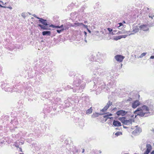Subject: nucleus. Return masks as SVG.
Here are the masks:
<instances>
[{
    "label": "nucleus",
    "mask_w": 154,
    "mask_h": 154,
    "mask_svg": "<svg viewBox=\"0 0 154 154\" xmlns=\"http://www.w3.org/2000/svg\"><path fill=\"white\" fill-rule=\"evenodd\" d=\"M74 81L73 83V87L72 88H75L77 90L80 89H83L85 87V84L82 83L80 85L82 82V80L83 79V75L81 76L80 75H78V76H75L74 77Z\"/></svg>",
    "instance_id": "1"
},
{
    "label": "nucleus",
    "mask_w": 154,
    "mask_h": 154,
    "mask_svg": "<svg viewBox=\"0 0 154 154\" xmlns=\"http://www.w3.org/2000/svg\"><path fill=\"white\" fill-rule=\"evenodd\" d=\"M39 22L42 23L43 25L38 24V26H39L41 29L44 30H50V29L49 28L50 27L49 24L47 22L46 20L42 18H40L38 20Z\"/></svg>",
    "instance_id": "2"
},
{
    "label": "nucleus",
    "mask_w": 154,
    "mask_h": 154,
    "mask_svg": "<svg viewBox=\"0 0 154 154\" xmlns=\"http://www.w3.org/2000/svg\"><path fill=\"white\" fill-rule=\"evenodd\" d=\"M147 17L146 21L147 25L149 27H151L154 26V15L149 14Z\"/></svg>",
    "instance_id": "3"
},
{
    "label": "nucleus",
    "mask_w": 154,
    "mask_h": 154,
    "mask_svg": "<svg viewBox=\"0 0 154 154\" xmlns=\"http://www.w3.org/2000/svg\"><path fill=\"white\" fill-rule=\"evenodd\" d=\"M103 79H102L100 77H98L97 78L94 79L92 82L94 84V87L97 84V85H100L103 82Z\"/></svg>",
    "instance_id": "4"
},
{
    "label": "nucleus",
    "mask_w": 154,
    "mask_h": 154,
    "mask_svg": "<svg viewBox=\"0 0 154 154\" xmlns=\"http://www.w3.org/2000/svg\"><path fill=\"white\" fill-rule=\"evenodd\" d=\"M143 110L146 111V112H149V109L146 106L143 105L141 107L137 108V109L134 112V113L136 114H137V112H138L139 111H143Z\"/></svg>",
    "instance_id": "5"
},
{
    "label": "nucleus",
    "mask_w": 154,
    "mask_h": 154,
    "mask_svg": "<svg viewBox=\"0 0 154 154\" xmlns=\"http://www.w3.org/2000/svg\"><path fill=\"white\" fill-rule=\"evenodd\" d=\"M128 112V111H126L125 110H120L117 111L116 112V114L119 116H124Z\"/></svg>",
    "instance_id": "6"
},
{
    "label": "nucleus",
    "mask_w": 154,
    "mask_h": 154,
    "mask_svg": "<svg viewBox=\"0 0 154 154\" xmlns=\"http://www.w3.org/2000/svg\"><path fill=\"white\" fill-rule=\"evenodd\" d=\"M124 58V57L121 55H117L115 56V58L116 60L117 61L119 62H122Z\"/></svg>",
    "instance_id": "7"
},
{
    "label": "nucleus",
    "mask_w": 154,
    "mask_h": 154,
    "mask_svg": "<svg viewBox=\"0 0 154 154\" xmlns=\"http://www.w3.org/2000/svg\"><path fill=\"white\" fill-rule=\"evenodd\" d=\"M137 113V115L139 116L142 117L143 116H145V117H147L148 116H146L145 115L146 114L150 113V112H143V111H139Z\"/></svg>",
    "instance_id": "8"
},
{
    "label": "nucleus",
    "mask_w": 154,
    "mask_h": 154,
    "mask_svg": "<svg viewBox=\"0 0 154 154\" xmlns=\"http://www.w3.org/2000/svg\"><path fill=\"white\" fill-rule=\"evenodd\" d=\"M105 72L102 69H99L97 70V74L99 76H103L105 74Z\"/></svg>",
    "instance_id": "9"
},
{
    "label": "nucleus",
    "mask_w": 154,
    "mask_h": 154,
    "mask_svg": "<svg viewBox=\"0 0 154 154\" xmlns=\"http://www.w3.org/2000/svg\"><path fill=\"white\" fill-rule=\"evenodd\" d=\"M140 104V102L138 100H136L134 101L132 103V107L133 108H136L137 106Z\"/></svg>",
    "instance_id": "10"
},
{
    "label": "nucleus",
    "mask_w": 154,
    "mask_h": 154,
    "mask_svg": "<svg viewBox=\"0 0 154 154\" xmlns=\"http://www.w3.org/2000/svg\"><path fill=\"white\" fill-rule=\"evenodd\" d=\"M50 27H52L53 28H56L62 29V28H66V26H64L62 24L60 26H55L53 24H51L49 26Z\"/></svg>",
    "instance_id": "11"
},
{
    "label": "nucleus",
    "mask_w": 154,
    "mask_h": 154,
    "mask_svg": "<svg viewBox=\"0 0 154 154\" xmlns=\"http://www.w3.org/2000/svg\"><path fill=\"white\" fill-rule=\"evenodd\" d=\"M113 125L115 127L120 126L122 125L121 123L119 121L114 120L113 122Z\"/></svg>",
    "instance_id": "12"
},
{
    "label": "nucleus",
    "mask_w": 154,
    "mask_h": 154,
    "mask_svg": "<svg viewBox=\"0 0 154 154\" xmlns=\"http://www.w3.org/2000/svg\"><path fill=\"white\" fill-rule=\"evenodd\" d=\"M140 29L144 31H147L149 30V28L145 25H141L139 26Z\"/></svg>",
    "instance_id": "13"
},
{
    "label": "nucleus",
    "mask_w": 154,
    "mask_h": 154,
    "mask_svg": "<svg viewBox=\"0 0 154 154\" xmlns=\"http://www.w3.org/2000/svg\"><path fill=\"white\" fill-rule=\"evenodd\" d=\"M51 32L50 31H45L42 32V35L43 36H50Z\"/></svg>",
    "instance_id": "14"
},
{
    "label": "nucleus",
    "mask_w": 154,
    "mask_h": 154,
    "mask_svg": "<svg viewBox=\"0 0 154 154\" xmlns=\"http://www.w3.org/2000/svg\"><path fill=\"white\" fill-rule=\"evenodd\" d=\"M139 31V29L137 26H136L133 28V30L132 32H134V33H132L130 34L129 35L134 34V33H136Z\"/></svg>",
    "instance_id": "15"
},
{
    "label": "nucleus",
    "mask_w": 154,
    "mask_h": 154,
    "mask_svg": "<svg viewBox=\"0 0 154 154\" xmlns=\"http://www.w3.org/2000/svg\"><path fill=\"white\" fill-rule=\"evenodd\" d=\"M104 113L96 112L95 113H93V114L92 115V117L93 118H96V117H98L99 115H104Z\"/></svg>",
    "instance_id": "16"
},
{
    "label": "nucleus",
    "mask_w": 154,
    "mask_h": 154,
    "mask_svg": "<svg viewBox=\"0 0 154 154\" xmlns=\"http://www.w3.org/2000/svg\"><path fill=\"white\" fill-rule=\"evenodd\" d=\"M132 124V119H129V120L125 119L124 124L125 125H127L128 124Z\"/></svg>",
    "instance_id": "17"
},
{
    "label": "nucleus",
    "mask_w": 154,
    "mask_h": 154,
    "mask_svg": "<svg viewBox=\"0 0 154 154\" xmlns=\"http://www.w3.org/2000/svg\"><path fill=\"white\" fill-rule=\"evenodd\" d=\"M82 23H73V25H72L71 26L72 27L81 26H82Z\"/></svg>",
    "instance_id": "18"
},
{
    "label": "nucleus",
    "mask_w": 154,
    "mask_h": 154,
    "mask_svg": "<svg viewBox=\"0 0 154 154\" xmlns=\"http://www.w3.org/2000/svg\"><path fill=\"white\" fill-rule=\"evenodd\" d=\"M126 117H119L118 119L123 124L124 123L125 119H126Z\"/></svg>",
    "instance_id": "19"
},
{
    "label": "nucleus",
    "mask_w": 154,
    "mask_h": 154,
    "mask_svg": "<svg viewBox=\"0 0 154 154\" xmlns=\"http://www.w3.org/2000/svg\"><path fill=\"white\" fill-rule=\"evenodd\" d=\"M112 102H111L110 101H109L106 105L105 106V107L107 109L109 107V106L112 105Z\"/></svg>",
    "instance_id": "20"
},
{
    "label": "nucleus",
    "mask_w": 154,
    "mask_h": 154,
    "mask_svg": "<svg viewBox=\"0 0 154 154\" xmlns=\"http://www.w3.org/2000/svg\"><path fill=\"white\" fill-rule=\"evenodd\" d=\"M107 30L109 31L110 34L111 35H113L114 34H115V33H113V32H112V29L109 28H107Z\"/></svg>",
    "instance_id": "21"
},
{
    "label": "nucleus",
    "mask_w": 154,
    "mask_h": 154,
    "mask_svg": "<svg viewBox=\"0 0 154 154\" xmlns=\"http://www.w3.org/2000/svg\"><path fill=\"white\" fill-rule=\"evenodd\" d=\"M92 112V109L91 107L90 108L86 110V113L87 114H89L91 113Z\"/></svg>",
    "instance_id": "22"
},
{
    "label": "nucleus",
    "mask_w": 154,
    "mask_h": 154,
    "mask_svg": "<svg viewBox=\"0 0 154 154\" xmlns=\"http://www.w3.org/2000/svg\"><path fill=\"white\" fill-rule=\"evenodd\" d=\"M90 59L91 61H94L95 60V56L93 54H91L90 57Z\"/></svg>",
    "instance_id": "23"
},
{
    "label": "nucleus",
    "mask_w": 154,
    "mask_h": 154,
    "mask_svg": "<svg viewBox=\"0 0 154 154\" xmlns=\"http://www.w3.org/2000/svg\"><path fill=\"white\" fill-rule=\"evenodd\" d=\"M146 149L151 151L152 148L151 146L149 144H147L146 145Z\"/></svg>",
    "instance_id": "24"
},
{
    "label": "nucleus",
    "mask_w": 154,
    "mask_h": 154,
    "mask_svg": "<svg viewBox=\"0 0 154 154\" xmlns=\"http://www.w3.org/2000/svg\"><path fill=\"white\" fill-rule=\"evenodd\" d=\"M107 109L104 107L103 108L100 110V113H104L105 114V112L107 110Z\"/></svg>",
    "instance_id": "25"
},
{
    "label": "nucleus",
    "mask_w": 154,
    "mask_h": 154,
    "mask_svg": "<svg viewBox=\"0 0 154 154\" xmlns=\"http://www.w3.org/2000/svg\"><path fill=\"white\" fill-rule=\"evenodd\" d=\"M66 29V28H62V29H57V32L60 34V33L61 32H62V31H63L64 30H65Z\"/></svg>",
    "instance_id": "26"
},
{
    "label": "nucleus",
    "mask_w": 154,
    "mask_h": 154,
    "mask_svg": "<svg viewBox=\"0 0 154 154\" xmlns=\"http://www.w3.org/2000/svg\"><path fill=\"white\" fill-rule=\"evenodd\" d=\"M28 15V13L26 12H23L21 14V16L22 17H23L24 18H25V17L27 16Z\"/></svg>",
    "instance_id": "27"
},
{
    "label": "nucleus",
    "mask_w": 154,
    "mask_h": 154,
    "mask_svg": "<svg viewBox=\"0 0 154 154\" xmlns=\"http://www.w3.org/2000/svg\"><path fill=\"white\" fill-rule=\"evenodd\" d=\"M130 31H120L119 32L117 33H119V34H123V33H127L128 34L129 32H130Z\"/></svg>",
    "instance_id": "28"
},
{
    "label": "nucleus",
    "mask_w": 154,
    "mask_h": 154,
    "mask_svg": "<svg viewBox=\"0 0 154 154\" xmlns=\"http://www.w3.org/2000/svg\"><path fill=\"white\" fill-rule=\"evenodd\" d=\"M105 114V115L103 116V117L104 118H106L105 121H106L108 119H109V116H108V115H107V114L106 113V114Z\"/></svg>",
    "instance_id": "29"
},
{
    "label": "nucleus",
    "mask_w": 154,
    "mask_h": 154,
    "mask_svg": "<svg viewBox=\"0 0 154 154\" xmlns=\"http://www.w3.org/2000/svg\"><path fill=\"white\" fill-rule=\"evenodd\" d=\"M100 6V3L99 2H97V3L95 5V6L94 7V8H99Z\"/></svg>",
    "instance_id": "30"
},
{
    "label": "nucleus",
    "mask_w": 154,
    "mask_h": 154,
    "mask_svg": "<svg viewBox=\"0 0 154 154\" xmlns=\"http://www.w3.org/2000/svg\"><path fill=\"white\" fill-rule=\"evenodd\" d=\"M146 54V53L144 52L142 53L140 55L139 57V58H141L143 57Z\"/></svg>",
    "instance_id": "31"
},
{
    "label": "nucleus",
    "mask_w": 154,
    "mask_h": 154,
    "mask_svg": "<svg viewBox=\"0 0 154 154\" xmlns=\"http://www.w3.org/2000/svg\"><path fill=\"white\" fill-rule=\"evenodd\" d=\"M122 134V133L121 132L118 131L117 132H116L115 134V135L116 136H118L119 135H120Z\"/></svg>",
    "instance_id": "32"
},
{
    "label": "nucleus",
    "mask_w": 154,
    "mask_h": 154,
    "mask_svg": "<svg viewBox=\"0 0 154 154\" xmlns=\"http://www.w3.org/2000/svg\"><path fill=\"white\" fill-rule=\"evenodd\" d=\"M121 39V37H120V35H119L117 36H116V37L115 38H114V40L117 41L119 39Z\"/></svg>",
    "instance_id": "33"
},
{
    "label": "nucleus",
    "mask_w": 154,
    "mask_h": 154,
    "mask_svg": "<svg viewBox=\"0 0 154 154\" xmlns=\"http://www.w3.org/2000/svg\"><path fill=\"white\" fill-rule=\"evenodd\" d=\"M120 37H121V38H126L127 36L128 35H120Z\"/></svg>",
    "instance_id": "34"
},
{
    "label": "nucleus",
    "mask_w": 154,
    "mask_h": 154,
    "mask_svg": "<svg viewBox=\"0 0 154 154\" xmlns=\"http://www.w3.org/2000/svg\"><path fill=\"white\" fill-rule=\"evenodd\" d=\"M151 150L146 149V150L144 152L146 154H148L150 152Z\"/></svg>",
    "instance_id": "35"
},
{
    "label": "nucleus",
    "mask_w": 154,
    "mask_h": 154,
    "mask_svg": "<svg viewBox=\"0 0 154 154\" xmlns=\"http://www.w3.org/2000/svg\"><path fill=\"white\" fill-rule=\"evenodd\" d=\"M119 26H118V27H119V29H120V27L122 26H123V25L122 23H119Z\"/></svg>",
    "instance_id": "36"
},
{
    "label": "nucleus",
    "mask_w": 154,
    "mask_h": 154,
    "mask_svg": "<svg viewBox=\"0 0 154 154\" xmlns=\"http://www.w3.org/2000/svg\"><path fill=\"white\" fill-rule=\"evenodd\" d=\"M32 16H33V17L35 18H36L37 19H38L39 20V19H40V18L39 17H37L35 14H34L32 15Z\"/></svg>",
    "instance_id": "37"
},
{
    "label": "nucleus",
    "mask_w": 154,
    "mask_h": 154,
    "mask_svg": "<svg viewBox=\"0 0 154 154\" xmlns=\"http://www.w3.org/2000/svg\"><path fill=\"white\" fill-rule=\"evenodd\" d=\"M82 26H83L85 28L87 29H88L87 26L84 24L83 23H82Z\"/></svg>",
    "instance_id": "38"
},
{
    "label": "nucleus",
    "mask_w": 154,
    "mask_h": 154,
    "mask_svg": "<svg viewBox=\"0 0 154 154\" xmlns=\"http://www.w3.org/2000/svg\"><path fill=\"white\" fill-rule=\"evenodd\" d=\"M106 113L108 115L109 117L110 116H112V114L111 113H109V112H107V113Z\"/></svg>",
    "instance_id": "39"
},
{
    "label": "nucleus",
    "mask_w": 154,
    "mask_h": 154,
    "mask_svg": "<svg viewBox=\"0 0 154 154\" xmlns=\"http://www.w3.org/2000/svg\"><path fill=\"white\" fill-rule=\"evenodd\" d=\"M150 59H154V56H151L150 57Z\"/></svg>",
    "instance_id": "40"
},
{
    "label": "nucleus",
    "mask_w": 154,
    "mask_h": 154,
    "mask_svg": "<svg viewBox=\"0 0 154 154\" xmlns=\"http://www.w3.org/2000/svg\"><path fill=\"white\" fill-rule=\"evenodd\" d=\"M135 132L136 133H137L138 132H139L138 129L136 128L135 130Z\"/></svg>",
    "instance_id": "41"
},
{
    "label": "nucleus",
    "mask_w": 154,
    "mask_h": 154,
    "mask_svg": "<svg viewBox=\"0 0 154 154\" xmlns=\"http://www.w3.org/2000/svg\"><path fill=\"white\" fill-rule=\"evenodd\" d=\"M7 8H8L10 9H12V8L11 7H7Z\"/></svg>",
    "instance_id": "42"
},
{
    "label": "nucleus",
    "mask_w": 154,
    "mask_h": 154,
    "mask_svg": "<svg viewBox=\"0 0 154 154\" xmlns=\"http://www.w3.org/2000/svg\"><path fill=\"white\" fill-rule=\"evenodd\" d=\"M132 98H130L129 99H128L127 100L128 101H130L132 100Z\"/></svg>",
    "instance_id": "43"
},
{
    "label": "nucleus",
    "mask_w": 154,
    "mask_h": 154,
    "mask_svg": "<svg viewBox=\"0 0 154 154\" xmlns=\"http://www.w3.org/2000/svg\"><path fill=\"white\" fill-rule=\"evenodd\" d=\"M87 30H88V32L89 33H91V31L88 28L87 29Z\"/></svg>",
    "instance_id": "44"
},
{
    "label": "nucleus",
    "mask_w": 154,
    "mask_h": 154,
    "mask_svg": "<svg viewBox=\"0 0 154 154\" xmlns=\"http://www.w3.org/2000/svg\"><path fill=\"white\" fill-rule=\"evenodd\" d=\"M113 119V117H109V119H111V120H112V119Z\"/></svg>",
    "instance_id": "45"
},
{
    "label": "nucleus",
    "mask_w": 154,
    "mask_h": 154,
    "mask_svg": "<svg viewBox=\"0 0 154 154\" xmlns=\"http://www.w3.org/2000/svg\"><path fill=\"white\" fill-rule=\"evenodd\" d=\"M116 30H113V31L112 30V32H113V33H115V34H116Z\"/></svg>",
    "instance_id": "46"
},
{
    "label": "nucleus",
    "mask_w": 154,
    "mask_h": 154,
    "mask_svg": "<svg viewBox=\"0 0 154 154\" xmlns=\"http://www.w3.org/2000/svg\"><path fill=\"white\" fill-rule=\"evenodd\" d=\"M150 154H154V151L153 150L152 151V152H151Z\"/></svg>",
    "instance_id": "47"
},
{
    "label": "nucleus",
    "mask_w": 154,
    "mask_h": 154,
    "mask_svg": "<svg viewBox=\"0 0 154 154\" xmlns=\"http://www.w3.org/2000/svg\"><path fill=\"white\" fill-rule=\"evenodd\" d=\"M15 146L17 148H19V146L18 145H15Z\"/></svg>",
    "instance_id": "48"
},
{
    "label": "nucleus",
    "mask_w": 154,
    "mask_h": 154,
    "mask_svg": "<svg viewBox=\"0 0 154 154\" xmlns=\"http://www.w3.org/2000/svg\"><path fill=\"white\" fill-rule=\"evenodd\" d=\"M19 149L20 150V151L21 152H23L22 150V148H20V147L19 148Z\"/></svg>",
    "instance_id": "49"
},
{
    "label": "nucleus",
    "mask_w": 154,
    "mask_h": 154,
    "mask_svg": "<svg viewBox=\"0 0 154 154\" xmlns=\"http://www.w3.org/2000/svg\"><path fill=\"white\" fill-rule=\"evenodd\" d=\"M84 32L85 35V36H86L87 33L85 31H84Z\"/></svg>",
    "instance_id": "50"
},
{
    "label": "nucleus",
    "mask_w": 154,
    "mask_h": 154,
    "mask_svg": "<svg viewBox=\"0 0 154 154\" xmlns=\"http://www.w3.org/2000/svg\"><path fill=\"white\" fill-rule=\"evenodd\" d=\"M7 7H6V6H2V8H7Z\"/></svg>",
    "instance_id": "51"
},
{
    "label": "nucleus",
    "mask_w": 154,
    "mask_h": 154,
    "mask_svg": "<svg viewBox=\"0 0 154 154\" xmlns=\"http://www.w3.org/2000/svg\"><path fill=\"white\" fill-rule=\"evenodd\" d=\"M123 127L125 128H127V127H126V126H125L124 125H123Z\"/></svg>",
    "instance_id": "52"
},
{
    "label": "nucleus",
    "mask_w": 154,
    "mask_h": 154,
    "mask_svg": "<svg viewBox=\"0 0 154 154\" xmlns=\"http://www.w3.org/2000/svg\"><path fill=\"white\" fill-rule=\"evenodd\" d=\"M134 115L133 114L131 116V118H133L134 116Z\"/></svg>",
    "instance_id": "53"
},
{
    "label": "nucleus",
    "mask_w": 154,
    "mask_h": 154,
    "mask_svg": "<svg viewBox=\"0 0 154 154\" xmlns=\"http://www.w3.org/2000/svg\"><path fill=\"white\" fill-rule=\"evenodd\" d=\"M85 152V149H82V153H83V152Z\"/></svg>",
    "instance_id": "54"
},
{
    "label": "nucleus",
    "mask_w": 154,
    "mask_h": 154,
    "mask_svg": "<svg viewBox=\"0 0 154 154\" xmlns=\"http://www.w3.org/2000/svg\"><path fill=\"white\" fill-rule=\"evenodd\" d=\"M0 2H1L2 3V5H4V3L1 1H0Z\"/></svg>",
    "instance_id": "55"
},
{
    "label": "nucleus",
    "mask_w": 154,
    "mask_h": 154,
    "mask_svg": "<svg viewBox=\"0 0 154 154\" xmlns=\"http://www.w3.org/2000/svg\"><path fill=\"white\" fill-rule=\"evenodd\" d=\"M88 23L87 21H84V23Z\"/></svg>",
    "instance_id": "56"
},
{
    "label": "nucleus",
    "mask_w": 154,
    "mask_h": 154,
    "mask_svg": "<svg viewBox=\"0 0 154 154\" xmlns=\"http://www.w3.org/2000/svg\"><path fill=\"white\" fill-rule=\"evenodd\" d=\"M28 14L29 15H31V13L29 12H28Z\"/></svg>",
    "instance_id": "57"
},
{
    "label": "nucleus",
    "mask_w": 154,
    "mask_h": 154,
    "mask_svg": "<svg viewBox=\"0 0 154 154\" xmlns=\"http://www.w3.org/2000/svg\"><path fill=\"white\" fill-rule=\"evenodd\" d=\"M85 41L86 42V43H87V40H86V39L85 38Z\"/></svg>",
    "instance_id": "58"
},
{
    "label": "nucleus",
    "mask_w": 154,
    "mask_h": 154,
    "mask_svg": "<svg viewBox=\"0 0 154 154\" xmlns=\"http://www.w3.org/2000/svg\"><path fill=\"white\" fill-rule=\"evenodd\" d=\"M152 131H153L154 133V129H152Z\"/></svg>",
    "instance_id": "59"
},
{
    "label": "nucleus",
    "mask_w": 154,
    "mask_h": 154,
    "mask_svg": "<svg viewBox=\"0 0 154 154\" xmlns=\"http://www.w3.org/2000/svg\"><path fill=\"white\" fill-rule=\"evenodd\" d=\"M2 5L0 4V8H2Z\"/></svg>",
    "instance_id": "60"
},
{
    "label": "nucleus",
    "mask_w": 154,
    "mask_h": 154,
    "mask_svg": "<svg viewBox=\"0 0 154 154\" xmlns=\"http://www.w3.org/2000/svg\"><path fill=\"white\" fill-rule=\"evenodd\" d=\"M137 116V115H135V117H134V118H136V117Z\"/></svg>",
    "instance_id": "61"
},
{
    "label": "nucleus",
    "mask_w": 154,
    "mask_h": 154,
    "mask_svg": "<svg viewBox=\"0 0 154 154\" xmlns=\"http://www.w3.org/2000/svg\"><path fill=\"white\" fill-rule=\"evenodd\" d=\"M93 75H96V73H94Z\"/></svg>",
    "instance_id": "62"
},
{
    "label": "nucleus",
    "mask_w": 154,
    "mask_h": 154,
    "mask_svg": "<svg viewBox=\"0 0 154 154\" xmlns=\"http://www.w3.org/2000/svg\"><path fill=\"white\" fill-rule=\"evenodd\" d=\"M123 23H125V21H123Z\"/></svg>",
    "instance_id": "63"
},
{
    "label": "nucleus",
    "mask_w": 154,
    "mask_h": 154,
    "mask_svg": "<svg viewBox=\"0 0 154 154\" xmlns=\"http://www.w3.org/2000/svg\"><path fill=\"white\" fill-rule=\"evenodd\" d=\"M6 4V3L5 2V3H4V5H5V4Z\"/></svg>",
    "instance_id": "64"
}]
</instances>
